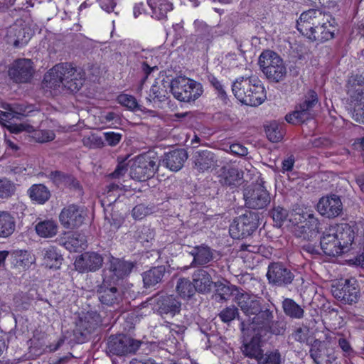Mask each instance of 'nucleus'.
<instances>
[{"instance_id":"obj_59","label":"nucleus","mask_w":364,"mask_h":364,"mask_svg":"<svg viewBox=\"0 0 364 364\" xmlns=\"http://www.w3.org/2000/svg\"><path fill=\"white\" fill-rule=\"evenodd\" d=\"M209 81L217 91L218 96L222 100H226L227 93L222 83L213 75L209 77Z\"/></svg>"},{"instance_id":"obj_1","label":"nucleus","mask_w":364,"mask_h":364,"mask_svg":"<svg viewBox=\"0 0 364 364\" xmlns=\"http://www.w3.org/2000/svg\"><path fill=\"white\" fill-rule=\"evenodd\" d=\"M84 81L85 73L82 69L68 63L55 65L43 78L46 87L54 90L65 88L71 92H77Z\"/></svg>"},{"instance_id":"obj_62","label":"nucleus","mask_w":364,"mask_h":364,"mask_svg":"<svg viewBox=\"0 0 364 364\" xmlns=\"http://www.w3.org/2000/svg\"><path fill=\"white\" fill-rule=\"evenodd\" d=\"M33 64L31 60L24 58V83L29 82L35 73Z\"/></svg>"},{"instance_id":"obj_4","label":"nucleus","mask_w":364,"mask_h":364,"mask_svg":"<svg viewBox=\"0 0 364 364\" xmlns=\"http://www.w3.org/2000/svg\"><path fill=\"white\" fill-rule=\"evenodd\" d=\"M259 65L267 78L273 82L284 80L287 75V68L282 58L274 51H263L259 57Z\"/></svg>"},{"instance_id":"obj_42","label":"nucleus","mask_w":364,"mask_h":364,"mask_svg":"<svg viewBox=\"0 0 364 364\" xmlns=\"http://www.w3.org/2000/svg\"><path fill=\"white\" fill-rule=\"evenodd\" d=\"M214 287L215 288V292L213 295V298L218 302L227 301L232 293L237 290L236 286L226 284L221 282H215Z\"/></svg>"},{"instance_id":"obj_25","label":"nucleus","mask_w":364,"mask_h":364,"mask_svg":"<svg viewBox=\"0 0 364 364\" xmlns=\"http://www.w3.org/2000/svg\"><path fill=\"white\" fill-rule=\"evenodd\" d=\"M188 152L184 149H176L163 156V165L172 171L181 170L188 159Z\"/></svg>"},{"instance_id":"obj_24","label":"nucleus","mask_w":364,"mask_h":364,"mask_svg":"<svg viewBox=\"0 0 364 364\" xmlns=\"http://www.w3.org/2000/svg\"><path fill=\"white\" fill-rule=\"evenodd\" d=\"M336 28L330 22H321L317 23L311 31L305 35L311 41L323 43L335 37Z\"/></svg>"},{"instance_id":"obj_23","label":"nucleus","mask_w":364,"mask_h":364,"mask_svg":"<svg viewBox=\"0 0 364 364\" xmlns=\"http://www.w3.org/2000/svg\"><path fill=\"white\" fill-rule=\"evenodd\" d=\"M323 14L319 10L309 9L304 11L296 21V28L303 36L307 35L321 21Z\"/></svg>"},{"instance_id":"obj_38","label":"nucleus","mask_w":364,"mask_h":364,"mask_svg":"<svg viewBox=\"0 0 364 364\" xmlns=\"http://www.w3.org/2000/svg\"><path fill=\"white\" fill-rule=\"evenodd\" d=\"M44 264L50 269H59L63 257L54 247H49L42 252Z\"/></svg>"},{"instance_id":"obj_8","label":"nucleus","mask_w":364,"mask_h":364,"mask_svg":"<svg viewBox=\"0 0 364 364\" xmlns=\"http://www.w3.org/2000/svg\"><path fill=\"white\" fill-rule=\"evenodd\" d=\"M102 324L100 315L96 311H87L76 321L73 335L76 341L82 343L87 341Z\"/></svg>"},{"instance_id":"obj_58","label":"nucleus","mask_w":364,"mask_h":364,"mask_svg":"<svg viewBox=\"0 0 364 364\" xmlns=\"http://www.w3.org/2000/svg\"><path fill=\"white\" fill-rule=\"evenodd\" d=\"M309 328L307 327H299L292 333L291 336L294 341L301 343H307Z\"/></svg>"},{"instance_id":"obj_19","label":"nucleus","mask_w":364,"mask_h":364,"mask_svg":"<svg viewBox=\"0 0 364 364\" xmlns=\"http://www.w3.org/2000/svg\"><path fill=\"white\" fill-rule=\"evenodd\" d=\"M304 224L295 228L294 235L297 237L311 242L318 237L320 223L313 213H306Z\"/></svg>"},{"instance_id":"obj_41","label":"nucleus","mask_w":364,"mask_h":364,"mask_svg":"<svg viewBox=\"0 0 364 364\" xmlns=\"http://www.w3.org/2000/svg\"><path fill=\"white\" fill-rule=\"evenodd\" d=\"M14 218L7 212H0V237H8L15 230Z\"/></svg>"},{"instance_id":"obj_11","label":"nucleus","mask_w":364,"mask_h":364,"mask_svg":"<svg viewBox=\"0 0 364 364\" xmlns=\"http://www.w3.org/2000/svg\"><path fill=\"white\" fill-rule=\"evenodd\" d=\"M129 168V176L132 179L144 181L154 175L158 165L150 156L141 155L130 162Z\"/></svg>"},{"instance_id":"obj_37","label":"nucleus","mask_w":364,"mask_h":364,"mask_svg":"<svg viewBox=\"0 0 364 364\" xmlns=\"http://www.w3.org/2000/svg\"><path fill=\"white\" fill-rule=\"evenodd\" d=\"M28 194L32 201L44 204L50 198V192L43 184H34L28 190Z\"/></svg>"},{"instance_id":"obj_20","label":"nucleus","mask_w":364,"mask_h":364,"mask_svg":"<svg viewBox=\"0 0 364 364\" xmlns=\"http://www.w3.org/2000/svg\"><path fill=\"white\" fill-rule=\"evenodd\" d=\"M151 301H153L161 314H171L175 315L181 311V303L175 295L157 294L151 298Z\"/></svg>"},{"instance_id":"obj_34","label":"nucleus","mask_w":364,"mask_h":364,"mask_svg":"<svg viewBox=\"0 0 364 364\" xmlns=\"http://www.w3.org/2000/svg\"><path fill=\"white\" fill-rule=\"evenodd\" d=\"M347 94L353 109L364 105V85L355 81L348 84Z\"/></svg>"},{"instance_id":"obj_3","label":"nucleus","mask_w":364,"mask_h":364,"mask_svg":"<svg viewBox=\"0 0 364 364\" xmlns=\"http://www.w3.org/2000/svg\"><path fill=\"white\" fill-rule=\"evenodd\" d=\"M173 97L181 102H191L199 98L203 92L202 85L186 77H176L173 79L169 85Z\"/></svg>"},{"instance_id":"obj_12","label":"nucleus","mask_w":364,"mask_h":364,"mask_svg":"<svg viewBox=\"0 0 364 364\" xmlns=\"http://www.w3.org/2000/svg\"><path fill=\"white\" fill-rule=\"evenodd\" d=\"M136 263L111 256L103 270V278L109 279L114 284L128 277Z\"/></svg>"},{"instance_id":"obj_56","label":"nucleus","mask_w":364,"mask_h":364,"mask_svg":"<svg viewBox=\"0 0 364 364\" xmlns=\"http://www.w3.org/2000/svg\"><path fill=\"white\" fill-rule=\"evenodd\" d=\"M131 161L128 163L126 162V160H123L117 164L116 168L113 172L109 173V177L111 178H120L124 176V174L128 171V167L129 166Z\"/></svg>"},{"instance_id":"obj_13","label":"nucleus","mask_w":364,"mask_h":364,"mask_svg":"<svg viewBox=\"0 0 364 364\" xmlns=\"http://www.w3.org/2000/svg\"><path fill=\"white\" fill-rule=\"evenodd\" d=\"M268 283L273 287H285L294 279V274L281 262H270L266 274Z\"/></svg>"},{"instance_id":"obj_46","label":"nucleus","mask_w":364,"mask_h":364,"mask_svg":"<svg viewBox=\"0 0 364 364\" xmlns=\"http://www.w3.org/2000/svg\"><path fill=\"white\" fill-rule=\"evenodd\" d=\"M282 358L279 350H267L264 354L262 353L257 360V364H281Z\"/></svg>"},{"instance_id":"obj_47","label":"nucleus","mask_w":364,"mask_h":364,"mask_svg":"<svg viewBox=\"0 0 364 364\" xmlns=\"http://www.w3.org/2000/svg\"><path fill=\"white\" fill-rule=\"evenodd\" d=\"M270 215L273 219L274 225L280 228L288 217V210L279 205H274L270 212Z\"/></svg>"},{"instance_id":"obj_28","label":"nucleus","mask_w":364,"mask_h":364,"mask_svg":"<svg viewBox=\"0 0 364 364\" xmlns=\"http://www.w3.org/2000/svg\"><path fill=\"white\" fill-rule=\"evenodd\" d=\"M5 111L0 109V124L7 127L11 133L18 134L23 130L21 122L23 114L11 108L4 107Z\"/></svg>"},{"instance_id":"obj_32","label":"nucleus","mask_w":364,"mask_h":364,"mask_svg":"<svg viewBox=\"0 0 364 364\" xmlns=\"http://www.w3.org/2000/svg\"><path fill=\"white\" fill-rule=\"evenodd\" d=\"M320 246L323 253L328 256L335 257L344 253L340 243L330 230L321 237Z\"/></svg>"},{"instance_id":"obj_61","label":"nucleus","mask_w":364,"mask_h":364,"mask_svg":"<svg viewBox=\"0 0 364 364\" xmlns=\"http://www.w3.org/2000/svg\"><path fill=\"white\" fill-rule=\"evenodd\" d=\"M338 344L344 353L345 356L350 357L354 355L355 351L347 339L343 337L340 338L338 341Z\"/></svg>"},{"instance_id":"obj_44","label":"nucleus","mask_w":364,"mask_h":364,"mask_svg":"<svg viewBox=\"0 0 364 364\" xmlns=\"http://www.w3.org/2000/svg\"><path fill=\"white\" fill-rule=\"evenodd\" d=\"M283 124L277 122H270L265 127V132L268 139L272 142H279L284 136Z\"/></svg>"},{"instance_id":"obj_29","label":"nucleus","mask_w":364,"mask_h":364,"mask_svg":"<svg viewBox=\"0 0 364 364\" xmlns=\"http://www.w3.org/2000/svg\"><path fill=\"white\" fill-rule=\"evenodd\" d=\"M189 254L193 258L191 267H204L214 259V250L205 244L194 247Z\"/></svg>"},{"instance_id":"obj_64","label":"nucleus","mask_w":364,"mask_h":364,"mask_svg":"<svg viewBox=\"0 0 364 364\" xmlns=\"http://www.w3.org/2000/svg\"><path fill=\"white\" fill-rule=\"evenodd\" d=\"M301 252L302 254L306 253L310 255H319L318 249L311 242H306L301 245Z\"/></svg>"},{"instance_id":"obj_7","label":"nucleus","mask_w":364,"mask_h":364,"mask_svg":"<svg viewBox=\"0 0 364 364\" xmlns=\"http://www.w3.org/2000/svg\"><path fill=\"white\" fill-rule=\"evenodd\" d=\"M141 342L125 334L112 335L107 342L106 352L109 355L124 356L134 354Z\"/></svg>"},{"instance_id":"obj_5","label":"nucleus","mask_w":364,"mask_h":364,"mask_svg":"<svg viewBox=\"0 0 364 364\" xmlns=\"http://www.w3.org/2000/svg\"><path fill=\"white\" fill-rule=\"evenodd\" d=\"M318 102L317 93L310 90L304 95L303 101L298 104L295 110L285 117L287 122L291 124H302L314 117V107Z\"/></svg>"},{"instance_id":"obj_35","label":"nucleus","mask_w":364,"mask_h":364,"mask_svg":"<svg viewBox=\"0 0 364 364\" xmlns=\"http://www.w3.org/2000/svg\"><path fill=\"white\" fill-rule=\"evenodd\" d=\"M261 336L262 334L257 333L249 341L242 344L241 349L245 356L258 360L262 353Z\"/></svg>"},{"instance_id":"obj_51","label":"nucleus","mask_w":364,"mask_h":364,"mask_svg":"<svg viewBox=\"0 0 364 364\" xmlns=\"http://www.w3.org/2000/svg\"><path fill=\"white\" fill-rule=\"evenodd\" d=\"M117 102L121 105L126 107L129 109H140V106L138 104L136 99L132 95H129L127 94H121L117 97Z\"/></svg>"},{"instance_id":"obj_30","label":"nucleus","mask_w":364,"mask_h":364,"mask_svg":"<svg viewBox=\"0 0 364 364\" xmlns=\"http://www.w3.org/2000/svg\"><path fill=\"white\" fill-rule=\"evenodd\" d=\"M167 273L165 265L153 267L141 274L144 287L146 289L155 287L163 282L164 277Z\"/></svg>"},{"instance_id":"obj_27","label":"nucleus","mask_w":364,"mask_h":364,"mask_svg":"<svg viewBox=\"0 0 364 364\" xmlns=\"http://www.w3.org/2000/svg\"><path fill=\"white\" fill-rule=\"evenodd\" d=\"M309 345L310 346L309 356L316 364H323V361L331 362L332 360H335V357L331 355V350L324 341L314 339Z\"/></svg>"},{"instance_id":"obj_15","label":"nucleus","mask_w":364,"mask_h":364,"mask_svg":"<svg viewBox=\"0 0 364 364\" xmlns=\"http://www.w3.org/2000/svg\"><path fill=\"white\" fill-rule=\"evenodd\" d=\"M272 318H274L273 311L269 309L268 304H265L248 322L241 321L240 330L244 332L245 330L251 328L254 331H257V334L261 335Z\"/></svg>"},{"instance_id":"obj_33","label":"nucleus","mask_w":364,"mask_h":364,"mask_svg":"<svg viewBox=\"0 0 364 364\" xmlns=\"http://www.w3.org/2000/svg\"><path fill=\"white\" fill-rule=\"evenodd\" d=\"M192 279L196 291L203 294L210 292L215 283L211 275L203 269L196 270L192 274Z\"/></svg>"},{"instance_id":"obj_31","label":"nucleus","mask_w":364,"mask_h":364,"mask_svg":"<svg viewBox=\"0 0 364 364\" xmlns=\"http://www.w3.org/2000/svg\"><path fill=\"white\" fill-rule=\"evenodd\" d=\"M219 175V182L223 186L231 188L237 187L242 183L243 172L235 167H222Z\"/></svg>"},{"instance_id":"obj_26","label":"nucleus","mask_w":364,"mask_h":364,"mask_svg":"<svg viewBox=\"0 0 364 364\" xmlns=\"http://www.w3.org/2000/svg\"><path fill=\"white\" fill-rule=\"evenodd\" d=\"M236 303L241 311L250 318L251 316H255L262 307L259 299L247 293L237 294Z\"/></svg>"},{"instance_id":"obj_10","label":"nucleus","mask_w":364,"mask_h":364,"mask_svg":"<svg viewBox=\"0 0 364 364\" xmlns=\"http://www.w3.org/2000/svg\"><path fill=\"white\" fill-rule=\"evenodd\" d=\"M262 183V181L259 183L252 184L245 189L243 197L247 208L261 210L270 203V195Z\"/></svg>"},{"instance_id":"obj_18","label":"nucleus","mask_w":364,"mask_h":364,"mask_svg":"<svg viewBox=\"0 0 364 364\" xmlns=\"http://www.w3.org/2000/svg\"><path fill=\"white\" fill-rule=\"evenodd\" d=\"M102 256L95 252H86L76 258L74 265L75 269L80 272H96L99 270L103 264Z\"/></svg>"},{"instance_id":"obj_14","label":"nucleus","mask_w":364,"mask_h":364,"mask_svg":"<svg viewBox=\"0 0 364 364\" xmlns=\"http://www.w3.org/2000/svg\"><path fill=\"white\" fill-rule=\"evenodd\" d=\"M110 282L109 279L103 278L102 284L97 287V294L102 304L114 306L122 301L123 292Z\"/></svg>"},{"instance_id":"obj_57","label":"nucleus","mask_w":364,"mask_h":364,"mask_svg":"<svg viewBox=\"0 0 364 364\" xmlns=\"http://www.w3.org/2000/svg\"><path fill=\"white\" fill-rule=\"evenodd\" d=\"M104 138L106 143L110 146H117L122 138V134L114 132H104Z\"/></svg>"},{"instance_id":"obj_45","label":"nucleus","mask_w":364,"mask_h":364,"mask_svg":"<svg viewBox=\"0 0 364 364\" xmlns=\"http://www.w3.org/2000/svg\"><path fill=\"white\" fill-rule=\"evenodd\" d=\"M168 82L164 80H162L159 82H155V83L151 86L150 90L151 97L154 99H157L160 102H164L168 99L167 95V85Z\"/></svg>"},{"instance_id":"obj_60","label":"nucleus","mask_w":364,"mask_h":364,"mask_svg":"<svg viewBox=\"0 0 364 364\" xmlns=\"http://www.w3.org/2000/svg\"><path fill=\"white\" fill-rule=\"evenodd\" d=\"M150 213V210L144 204L136 205L132 211V216L136 220H141Z\"/></svg>"},{"instance_id":"obj_55","label":"nucleus","mask_w":364,"mask_h":364,"mask_svg":"<svg viewBox=\"0 0 364 364\" xmlns=\"http://www.w3.org/2000/svg\"><path fill=\"white\" fill-rule=\"evenodd\" d=\"M107 196L103 200V203H108V205H110L111 203L117 201V198H114L116 196H117V198L119 196V192L122 189L119 184L114 183H110L107 186Z\"/></svg>"},{"instance_id":"obj_22","label":"nucleus","mask_w":364,"mask_h":364,"mask_svg":"<svg viewBox=\"0 0 364 364\" xmlns=\"http://www.w3.org/2000/svg\"><path fill=\"white\" fill-rule=\"evenodd\" d=\"M334 236L340 243L344 253L350 250V246L355 237V228L347 223L338 224L335 227L330 228Z\"/></svg>"},{"instance_id":"obj_50","label":"nucleus","mask_w":364,"mask_h":364,"mask_svg":"<svg viewBox=\"0 0 364 364\" xmlns=\"http://www.w3.org/2000/svg\"><path fill=\"white\" fill-rule=\"evenodd\" d=\"M218 316L223 323H229L236 318L239 319V311L235 306L232 305L223 309Z\"/></svg>"},{"instance_id":"obj_40","label":"nucleus","mask_w":364,"mask_h":364,"mask_svg":"<svg viewBox=\"0 0 364 364\" xmlns=\"http://www.w3.org/2000/svg\"><path fill=\"white\" fill-rule=\"evenodd\" d=\"M176 291L182 299H190L196 293V289L193 282L188 278H179L176 286Z\"/></svg>"},{"instance_id":"obj_52","label":"nucleus","mask_w":364,"mask_h":364,"mask_svg":"<svg viewBox=\"0 0 364 364\" xmlns=\"http://www.w3.org/2000/svg\"><path fill=\"white\" fill-rule=\"evenodd\" d=\"M16 191V186L6 178L0 179V198H7Z\"/></svg>"},{"instance_id":"obj_2","label":"nucleus","mask_w":364,"mask_h":364,"mask_svg":"<svg viewBox=\"0 0 364 364\" xmlns=\"http://www.w3.org/2000/svg\"><path fill=\"white\" fill-rule=\"evenodd\" d=\"M232 91L239 101L249 106H258L267 98L263 85L255 76L237 78L232 83Z\"/></svg>"},{"instance_id":"obj_9","label":"nucleus","mask_w":364,"mask_h":364,"mask_svg":"<svg viewBox=\"0 0 364 364\" xmlns=\"http://www.w3.org/2000/svg\"><path fill=\"white\" fill-rule=\"evenodd\" d=\"M333 296L344 304L352 305L358 302L360 297V289L355 278L346 279L331 287Z\"/></svg>"},{"instance_id":"obj_39","label":"nucleus","mask_w":364,"mask_h":364,"mask_svg":"<svg viewBox=\"0 0 364 364\" xmlns=\"http://www.w3.org/2000/svg\"><path fill=\"white\" fill-rule=\"evenodd\" d=\"M282 309L284 313L291 318L301 319L304 317V309L292 299H284L282 301Z\"/></svg>"},{"instance_id":"obj_53","label":"nucleus","mask_w":364,"mask_h":364,"mask_svg":"<svg viewBox=\"0 0 364 364\" xmlns=\"http://www.w3.org/2000/svg\"><path fill=\"white\" fill-rule=\"evenodd\" d=\"M28 138H33V139L39 143H46L53 141L55 134L51 130H36L32 136L28 135Z\"/></svg>"},{"instance_id":"obj_49","label":"nucleus","mask_w":364,"mask_h":364,"mask_svg":"<svg viewBox=\"0 0 364 364\" xmlns=\"http://www.w3.org/2000/svg\"><path fill=\"white\" fill-rule=\"evenodd\" d=\"M286 331V323L283 320L274 321L272 318V321L267 325L266 328L264 330L262 333L266 334L270 333L274 335H282Z\"/></svg>"},{"instance_id":"obj_21","label":"nucleus","mask_w":364,"mask_h":364,"mask_svg":"<svg viewBox=\"0 0 364 364\" xmlns=\"http://www.w3.org/2000/svg\"><path fill=\"white\" fill-rule=\"evenodd\" d=\"M192 160L193 168L200 173L212 170L218 166L216 155L209 150L196 151L193 155Z\"/></svg>"},{"instance_id":"obj_54","label":"nucleus","mask_w":364,"mask_h":364,"mask_svg":"<svg viewBox=\"0 0 364 364\" xmlns=\"http://www.w3.org/2000/svg\"><path fill=\"white\" fill-rule=\"evenodd\" d=\"M83 144L90 149H100L105 146L104 139L96 134H92L83 139Z\"/></svg>"},{"instance_id":"obj_63","label":"nucleus","mask_w":364,"mask_h":364,"mask_svg":"<svg viewBox=\"0 0 364 364\" xmlns=\"http://www.w3.org/2000/svg\"><path fill=\"white\" fill-rule=\"evenodd\" d=\"M141 70L144 74V77L141 80V85L144 83L146 80L148 78L149 75L154 70H158V67L156 65H150L148 64L146 61H144L141 63Z\"/></svg>"},{"instance_id":"obj_48","label":"nucleus","mask_w":364,"mask_h":364,"mask_svg":"<svg viewBox=\"0 0 364 364\" xmlns=\"http://www.w3.org/2000/svg\"><path fill=\"white\" fill-rule=\"evenodd\" d=\"M9 75L15 82H21L23 79V60L18 59L15 60L9 69Z\"/></svg>"},{"instance_id":"obj_6","label":"nucleus","mask_w":364,"mask_h":364,"mask_svg":"<svg viewBox=\"0 0 364 364\" xmlns=\"http://www.w3.org/2000/svg\"><path fill=\"white\" fill-rule=\"evenodd\" d=\"M259 215L253 211H246L235 218L229 228L233 239H241L252 235L259 226Z\"/></svg>"},{"instance_id":"obj_36","label":"nucleus","mask_w":364,"mask_h":364,"mask_svg":"<svg viewBox=\"0 0 364 364\" xmlns=\"http://www.w3.org/2000/svg\"><path fill=\"white\" fill-rule=\"evenodd\" d=\"M153 11V16L158 20L166 18L167 13L173 9V4L168 0H148Z\"/></svg>"},{"instance_id":"obj_16","label":"nucleus","mask_w":364,"mask_h":364,"mask_svg":"<svg viewBox=\"0 0 364 364\" xmlns=\"http://www.w3.org/2000/svg\"><path fill=\"white\" fill-rule=\"evenodd\" d=\"M85 219V213L83 208L75 204L63 208L59 215L61 225L66 229L79 228L82 225Z\"/></svg>"},{"instance_id":"obj_17","label":"nucleus","mask_w":364,"mask_h":364,"mask_svg":"<svg viewBox=\"0 0 364 364\" xmlns=\"http://www.w3.org/2000/svg\"><path fill=\"white\" fill-rule=\"evenodd\" d=\"M317 211L323 217L334 218L342 214L343 203L340 197L335 194L321 198L316 205Z\"/></svg>"},{"instance_id":"obj_43","label":"nucleus","mask_w":364,"mask_h":364,"mask_svg":"<svg viewBox=\"0 0 364 364\" xmlns=\"http://www.w3.org/2000/svg\"><path fill=\"white\" fill-rule=\"evenodd\" d=\"M36 230L41 237H51L56 235L58 226L53 220H48L38 223Z\"/></svg>"}]
</instances>
